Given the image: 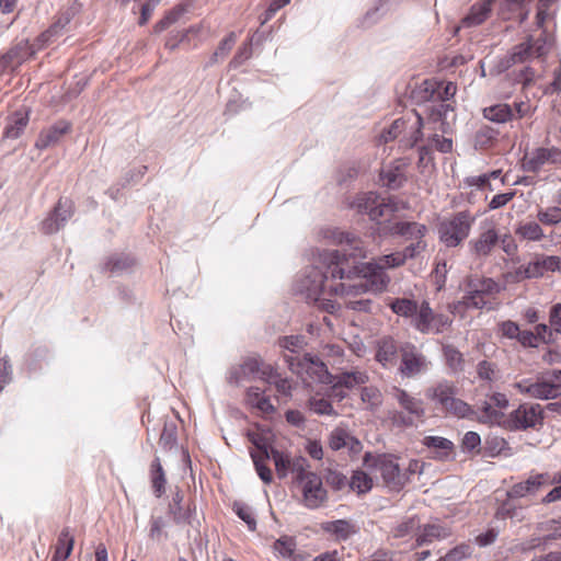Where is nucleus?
Listing matches in <instances>:
<instances>
[{"instance_id":"obj_1","label":"nucleus","mask_w":561,"mask_h":561,"mask_svg":"<svg viewBox=\"0 0 561 561\" xmlns=\"http://www.w3.org/2000/svg\"><path fill=\"white\" fill-rule=\"evenodd\" d=\"M333 241L340 250H328L322 255L323 261L329 264V273L341 279H352L353 275L362 274L365 278H371L370 285L375 290H383L390 282L385 268L398 267L405 263L404 255L400 252L383 255L377 261L364 263L367 250L364 242L356 236L345 231H334Z\"/></svg>"},{"instance_id":"obj_2","label":"nucleus","mask_w":561,"mask_h":561,"mask_svg":"<svg viewBox=\"0 0 561 561\" xmlns=\"http://www.w3.org/2000/svg\"><path fill=\"white\" fill-rule=\"evenodd\" d=\"M458 388L454 381L442 379L426 388L425 397L434 407L447 415L458 419H473L474 410L457 397Z\"/></svg>"},{"instance_id":"obj_3","label":"nucleus","mask_w":561,"mask_h":561,"mask_svg":"<svg viewBox=\"0 0 561 561\" xmlns=\"http://www.w3.org/2000/svg\"><path fill=\"white\" fill-rule=\"evenodd\" d=\"M293 484L301 493V502L307 508H319L328 502L322 479L310 470L308 460H299L294 465Z\"/></svg>"},{"instance_id":"obj_4","label":"nucleus","mask_w":561,"mask_h":561,"mask_svg":"<svg viewBox=\"0 0 561 561\" xmlns=\"http://www.w3.org/2000/svg\"><path fill=\"white\" fill-rule=\"evenodd\" d=\"M327 250H323L319 253V263L321 265L322 271H313L310 277H313L310 280V284L306 286L307 288V297L312 300L320 309L334 313L339 308L340 304L335 300H331L325 298L327 294L334 295V291L330 290V285H339L341 282L340 277H333L331 273H329V264L323 261L322 255Z\"/></svg>"},{"instance_id":"obj_5","label":"nucleus","mask_w":561,"mask_h":561,"mask_svg":"<svg viewBox=\"0 0 561 561\" xmlns=\"http://www.w3.org/2000/svg\"><path fill=\"white\" fill-rule=\"evenodd\" d=\"M476 216L469 210H461L444 218L438 225L440 242L447 248L460 245L469 237Z\"/></svg>"},{"instance_id":"obj_6","label":"nucleus","mask_w":561,"mask_h":561,"mask_svg":"<svg viewBox=\"0 0 561 561\" xmlns=\"http://www.w3.org/2000/svg\"><path fill=\"white\" fill-rule=\"evenodd\" d=\"M364 465L369 469L378 471L386 486L392 491L402 490L408 483V473L403 472V468L398 459L391 455L373 456L367 453L364 456Z\"/></svg>"},{"instance_id":"obj_7","label":"nucleus","mask_w":561,"mask_h":561,"mask_svg":"<svg viewBox=\"0 0 561 561\" xmlns=\"http://www.w3.org/2000/svg\"><path fill=\"white\" fill-rule=\"evenodd\" d=\"M369 279L362 276V274L353 275L352 279L343 278L339 282V285H330V290L334 291V296L343 300L346 308L356 311H369L371 300L356 299L358 296L367 293Z\"/></svg>"},{"instance_id":"obj_8","label":"nucleus","mask_w":561,"mask_h":561,"mask_svg":"<svg viewBox=\"0 0 561 561\" xmlns=\"http://www.w3.org/2000/svg\"><path fill=\"white\" fill-rule=\"evenodd\" d=\"M422 127L423 118L419 114H415L414 119L398 118L393 121L390 127L381 134V138L385 142H388L401 137L400 144L404 148L410 149L413 148L422 138Z\"/></svg>"},{"instance_id":"obj_9","label":"nucleus","mask_w":561,"mask_h":561,"mask_svg":"<svg viewBox=\"0 0 561 561\" xmlns=\"http://www.w3.org/2000/svg\"><path fill=\"white\" fill-rule=\"evenodd\" d=\"M551 48L547 37H527L523 43L514 46L511 53L502 59L501 67L508 69L516 64L529 61L534 58H542Z\"/></svg>"},{"instance_id":"obj_10","label":"nucleus","mask_w":561,"mask_h":561,"mask_svg":"<svg viewBox=\"0 0 561 561\" xmlns=\"http://www.w3.org/2000/svg\"><path fill=\"white\" fill-rule=\"evenodd\" d=\"M467 293L458 302L466 309H481L488 304V298L500 293V285L492 278L469 277L467 280Z\"/></svg>"},{"instance_id":"obj_11","label":"nucleus","mask_w":561,"mask_h":561,"mask_svg":"<svg viewBox=\"0 0 561 561\" xmlns=\"http://www.w3.org/2000/svg\"><path fill=\"white\" fill-rule=\"evenodd\" d=\"M427 357L412 343L400 346V365L398 370L403 378H415L430 368Z\"/></svg>"},{"instance_id":"obj_12","label":"nucleus","mask_w":561,"mask_h":561,"mask_svg":"<svg viewBox=\"0 0 561 561\" xmlns=\"http://www.w3.org/2000/svg\"><path fill=\"white\" fill-rule=\"evenodd\" d=\"M412 325L422 334H438L451 325L449 317L435 313L427 301H422Z\"/></svg>"},{"instance_id":"obj_13","label":"nucleus","mask_w":561,"mask_h":561,"mask_svg":"<svg viewBox=\"0 0 561 561\" xmlns=\"http://www.w3.org/2000/svg\"><path fill=\"white\" fill-rule=\"evenodd\" d=\"M546 164L561 167V148L537 147L526 152L522 160V167L526 172L538 173Z\"/></svg>"},{"instance_id":"obj_14","label":"nucleus","mask_w":561,"mask_h":561,"mask_svg":"<svg viewBox=\"0 0 561 561\" xmlns=\"http://www.w3.org/2000/svg\"><path fill=\"white\" fill-rule=\"evenodd\" d=\"M427 227L415 221H393L385 220L379 222L378 233L380 236H401L407 240L424 238Z\"/></svg>"},{"instance_id":"obj_15","label":"nucleus","mask_w":561,"mask_h":561,"mask_svg":"<svg viewBox=\"0 0 561 561\" xmlns=\"http://www.w3.org/2000/svg\"><path fill=\"white\" fill-rule=\"evenodd\" d=\"M543 411L539 404H520L510 414L508 427L511 430H527L535 427L543 419Z\"/></svg>"},{"instance_id":"obj_16","label":"nucleus","mask_w":561,"mask_h":561,"mask_svg":"<svg viewBox=\"0 0 561 561\" xmlns=\"http://www.w3.org/2000/svg\"><path fill=\"white\" fill-rule=\"evenodd\" d=\"M285 358L289 369L295 374H301V371L306 369L307 373L312 371L317 374L318 379L321 382L333 381V376L329 374L325 364L317 357H312L311 355L306 354L301 359H298L291 355H286Z\"/></svg>"},{"instance_id":"obj_17","label":"nucleus","mask_w":561,"mask_h":561,"mask_svg":"<svg viewBox=\"0 0 561 561\" xmlns=\"http://www.w3.org/2000/svg\"><path fill=\"white\" fill-rule=\"evenodd\" d=\"M47 39L46 37H32V41L30 38L22 39L7 55L0 58V73L9 67L12 60L16 59L20 62L32 57L36 49H41L45 45Z\"/></svg>"},{"instance_id":"obj_18","label":"nucleus","mask_w":561,"mask_h":561,"mask_svg":"<svg viewBox=\"0 0 561 561\" xmlns=\"http://www.w3.org/2000/svg\"><path fill=\"white\" fill-rule=\"evenodd\" d=\"M499 242L497 230L490 226L468 243L470 253L477 259L489 256Z\"/></svg>"},{"instance_id":"obj_19","label":"nucleus","mask_w":561,"mask_h":561,"mask_svg":"<svg viewBox=\"0 0 561 561\" xmlns=\"http://www.w3.org/2000/svg\"><path fill=\"white\" fill-rule=\"evenodd\" d=\"M495 0H479L471 5L469 12L462 18L459 26L456 27L455 32H459L460 28H470L482 24L490 16L492 7Z\"/></svg>"},{"instance_id":"obj_20","label":"nucleus","mask_w":561,"mask_h":561,"mask_svg":"<svg viewBox=\"0 0 561 561\" xmlns=\"http://www.w3.org/2000/svg\"><path fill=\"white\" fill-rule=\"evenodd\" d=\"M550 482L547 473H537L530 476L526 481L514 484L507 491L508 499H520L526 495L536 494L542 486L548 485Z\"/></svg>"},{"instance_id":"obj_21","label":"nucleus","mask_w":561,"mask_h":561,"mask_svg":"<svg viewBox=\"0 0 561 561\" xmlns=\"http://www.w3.org/2000/svg\"><path fill=\"white\" fill-rule=\"evenodd\" d=\"M390 396L399 407L404 410L410 415H414L416 419H421L424 416V408L422 400L415 398L407 390L393 386L390 390Z\"/></svg>"},{"instance_id":"obj_22","label":"nucleus","mask_w":561,"mask_h":561,"mask_svg":"<svg viewBox=\"0 0 561 561\" xmlns=\"http://www.w3.org/2000/svg\"><path fill=\"white\" fill-rule=\"evenodd\" d=\"M70 129V123L66 121H59L39 133L38 138L35 142V147L39 150H44L49 147L56 146L60 141L62 136L69 133Z\"/></svg>"},{"instance_id":"obj_23","label":"nucleus","mask_w":561,"mask_h":561,"mask_svg":"<svg viewBox=\"0 0 561 561\" xmlns=\"http://www.w3.org/2000/svg\"><path fill=\"white\" fill-rule=\"evenodd\" d=\"M400 347L391 336H383L377 342L375 359L383 367L391 368L397 364Z\"/></svg>"},{"instance_id":"obj_24","label":"nucleus","mask_w":561,"mask_h":561,"mask_svg":"<svg viewBox=\"0 0 561 561\" xmlns=\"http://www.w3.org/2000/svg\"><path fill=\"white\" fill-rule=\"evenodd\" d=\"M514 387L520 393L528 394L529 397L535 399L547 400L557 398L556 388L552 385L548 383L545 377H542L541 379L534 383H529L528 381L523 380L516 382Z\"/></svg>"},{"instance_id":"obj_25","label":"nucleus","mask_w":561,"mask_h":561,"mask_svg":"<svg viewBox=\"0 0 561 561\" xmlns=\"http://www.w3.org/2000/svg\"><path fill=\"white\" fill-rule=\"evenodd\" d=\"M533 0H503L500 4L499 14L503 19L516 18L524 21L529 11Z\"/></svg>"},{"instance_id":"obj_26","label":"nucleus","mask_w":561,"mask_h":561,"mask_svg":"<svg viewBox=\"0 0 561 561\" xmlns=\"http://www.w3.org/2000/svg\"><path fill=\"white\" fill-rule=\"evenodd\" d=\"M329 446L333 450L348 447L352 451H358L362 448L360 442L353 437L346 430L336 427L329 436Z\"/></svg>"},{"instance_id":"obj_27","label":"nucleus","mask_w":561,"mask_h":561,"mask_svg":"<svg viewBox=\"0 0 561 561\" xmlns=\"http://www.w3.org/2000/svg\"><path fill=\"white\" fill-rule=\"evenodd\" d=\"M340 374H337L334 379L337 380L339 385L344 386L346 389H353L357 386H362L368 382L369 376L366 370L354 368V369H344L340 368Z\"/></svg>"},{"instance_id":"obj_28","label":"nucleus","mask_w":561,"mask_h":561,"mask_svg":"<svg viewBox=\"0 0 561 561\" xmlns=\"http://www.w3.org/2000/svg\"><path fill=\"white\" fill-rule=\"evenodd\" d=\"M449 535V529L439 524H426L424 525L421 534L416 536L415 546L421 547L424 545H428L432 543L434 540L444 539Z\"/></svg>"},{"instance_id":"obj_29","label":"nucleus","mask_w":561,"mask_h":561,"mask_svg":"<svg viewBox=\"0 0 561 561\" xmlns=\"http://www.w3.org/2000/svg\"><path fill=\"white\" fill-rule=\"evenodd\" d=\"M483 116L496 124H504L515 119L513 107L506 103H499L483 108Z\"/></svg>"},{"instance_id":"obj_30","label":"nucleus","mask_w":561,"mask_h":561,"mask_svg":"<svg viewBox=\"0 0 561 561\" xmlns=\"http://www.w3.org/2000/svg\"><path fill=\"white\" fill-rule=\"evenodd\" d=\"M270 457L273 459L278 478L284 479L288 472L294 476V465L299 460H307L304 457L289 458L283 453L272 449Z\"/></svg>"},{"instance_id":"obj_31","label":"nucleus","mask_w":561,"mask_h":561,"mask_svg":"<svg viewBox=\"0 0 561 561\" xmlns=\"http://www.w3.org/2000/svg\"><path fill=\"white\" fill-rule=\"evenodd\" d=\"M423 445L436 451V458L440 460L448 459L454 451V443L440 436H425Z\"/></svg>"},{"instance_id":"obj_32","label":"nucleus","mask_w":561,"mask_h":561,"mask_svg":"<svg viewBox=\"0 0 561 561\" xmlns=\"http://www.w3.org/2000/svg\"><path fill=\"white\" fill-rule=\"evenodd\" d=\"M388 306L393 313L403 318L412 319L416 317L420 309V305H417L415 300L409 298L390 299Z\"/></svg>"},{"instance_id":"obj_33","label":"nucleus","mask_w":561,"mask_h":561,"mask_svg":"<svg viewBox=\"0 0 561 561\" xmlns=\"http://www.w3.org/2000/svg\"><path fill=\"white\" fill-rule=\"evenodd\" d=\"M477 377L480 381L492 385L501 379L502 374L496 363L483 359L476 366Z\"/></svg>"},{"instance_id":"obj_34","label":"nucleus","mask_w":561,"mask_h":561,"mask_svg":"<svg viewBox=\"0 0 561 561\" xmlns=\"http://www.w3.org/2000/svg\"><path fill=\"white\" fill-rule=\"evenodd\" d=\"M445 363L453 374H460L465 370V357L462 353L451 344L443 346Z\"/></svg>"},{"instance_id":"obj_35","label":"nucleus","mask_w":561,"mask_h":561,"mask_svg":"<svg viewBox=\"0 0 561 561\" xmlns=\"http://www.w3.org/2000/svg\"><path fill=\"white\" fill-rule=\"evenodd\" d=\"M323 529L339 540H346L357 531L356 526L345 519L328 522L323 525Z\"/></svg>"},{"instance_id":"obj_36","label":"nucleus","mask_w":561,"mask_h":561,"mask_svg":"<svg viewBox=\"0 0 561 561\" xmlns=\"http://www.w3.org/2000/svg\"><path fill=\"white\" fill-rule=\"evenodd\" d=\"M262 379L273 385L279 394L284 397L291 396V383L289 380L282 378L270 365L262 370Z\"/></svg>"},{"instance_id":"obj_37","label":"nucleus","mask_w":561,"mask_h":561,"mask_svg":"<svg viewBox=\"0 0 561 561\" xmlns=\"http://www.w3.org/2000/svg\"><path fill=\"white\" fill-rule=\"evenodd\" d=\"M75 539L68 528H64L58 537L55 553L50 561H64L72 552Z\"/></svg>"},{"instance_id":"obj_38","label":"nucleus","mask_w":561,"mask_h":561,"mask_svg":"<svg viewBox=\"0 0 561 561\" xmlns=\"http://www.w3.org/2000/svg\"><path fill=\"white\" fill-rule=\"evenodd\" d=\"M273 548L287 561H304L302 557L296 553V541L293 537L282 536L274 542Z\"/></svg>"},{"instance_id":"obj_39","label":"nucleus","mask_w":561,"mask_h":561,"mask_svg":"<svg viewBox=\"0 0 561 561\" xmlns=\"http://www.w3.org/2000/svg\"><path fill=\"white\" fill-rule=\"evenodd\" d=\"M254 444L259 448L257 451L251 454V457L255 466V470L263 482L271 483L273 480L272 471L265 465V460L270 458V454L266 449H263L256 442H254Z\"/></svg>"},{"instance_id":"obj_40","label":"nucleus","mask_w":561,"mask_h":561,"mask_svg":"<svg viewBox=\"0 0 561 561\" xmlns=\"http://www.w3.org/2000/svg\"><path fill=\"white\" fill-rule=\"evenodd\" d=\"M150 480L156 496L160 497L165 492L167 478L158 457L151 462Z\"/></svg>"},{"instance_id":"obj_41","label":"nucleus","mask_w":561,"mask_h":561,"mask_svg":"<svg viewBox=\"0 0 561 561\" xmlns=\"http://www.w3.org/2000/svg\"><path fill=\"white\" fill-rule=\"evenodd\" d=\"M439 88V81L434 79L424 80L420 87L414 91V96L419 102H432L437 101V89Z\"/></svg>"},{"instance_id":"obj_42","label":"nucleus","mask_w":561,"mask_h":561,"mask_svg":"<svg viewBox=\"0 0 561 561\" xmlns=\"http://www.w3.org/2000/svg\"><path fill=\"white\" fill-rule=\"evenodd\" d=\"M478 410L480 411V414L474 411L472 420H477L483 424L500 423L501 419L503 417V413L494 409L492 403L488 401H483Z\"/></svg>"},{"instance_id":"obj_43","label":"nucleus","mask_w":561,"mask_h":561,"mask_svg":"<svg viewBox=\"0 0 561 561\" xmlns=\"http://www.w3.org/2000/svg\"><path fill=\"white\" fill-rule=\"evenodd\" d=\"M27 123H28V114L26 112L25 113H22V112L14 113L5 127L4 136L7 138H12V139L18 138L21 135V133L24 130V128L26 127Z\"/></svg>"},{"instance_id":"obj_44","label":"nucleus","mask_w":561,"mask_h":561,"mask_svg":"<svg viewBox=\"0 0 561 561\" xmlns=\"http://www.w3.org/2000/svg\"><path fill=\"white\" fill-rule=\"evenodd\" d=\"M381 180L389 188H399L405 181L402 165L389 167L381 171Z\"/></svg>"},{"instance_id":"obj_45","label":"nucleus","mask_w":561,"mask_h":561,"mask_svg":"<svg viewBox=\"0 0 561 561\" xmlns=\"http://www.w3.org/2000/svg\"><path fill=\"white\" fill-rule=\"evenodd\" d=\"M515 233L527 241H540L543 238V230L538 222L529 221L520 224Z\"/></svg>"},{"instance_id":"obj_46","label":"nucleus","mask_w":561,"mask_h":561,"mask_svg":"<svg viewBox=\"0 0 561 561\" xmlns=\"http://www.w3.org/2000/svg\"><path fill=\"white\" fill-rule=\"evenodd\" d=\"M420 527V519L417 516L404 517L391 529V535L394 538H404L411 535L416 528Z\"/></svg>"},{"instance_id":"obj_47","label":"nucleus","mask_w":561,"mask_h":561,"mask_svg":"<svg viewBox=\"0 0 561 561\" xmlns=\"http://www.w3.org/2000/svg\"><path fill=\"white\" fill-rule=\"evenodd\" d=\"M186 12V8L183 4H178L157 23L156 32L168 31L173 24H175Z\"/></svg>"},{"instance_id":"obj_48","label":"nucleus","mask_w":561,"mask_h":561,"mask_svg":"<svg viewBox=\"0 0 561 561\" xmlns=\"http://www.w3.org/2000/svg\"><path fill=\"white\" fill-rule=\"evenodd\" d=\"M399 210L397 203L391 198H380L378 196V202H376L374 206V210H371L370 219L374 221L379 220L382 217H386L390 214H393Z\"/></svg>"},{"instance_id":"obj_49","label":"nucleus","mask_w":561,"mask_h":561,"mask_svg":"<svg viewBox=\"0 0 561 561\" xmlns=\"http://www.w3.org/2000/svg\"><path fill=\"white\" fill-rule=\"evenodd\" d=\"M350 488L358 494H364L373 488L371 478L362 470H356L348 482Z\"/></svg>"},{"instance_id":"obj_50","label":"nucleus","mask_w":561,"mask_h":561,"mask_svg":"<svg viewBox=\"0 0 561 561\" xmlns=\"http://www.w3.org/2000/svg\"><path fill=\"white\" fill-rule=\"evenodd\" d=\"M537 529L539 531H549L548 535L542 537L543 543L548 545L553 540L561 539V520L558 519H549L547 522H542L537 524Z\"/></svg>"},{"instance_id":"obj_51","label":"nucleus","mask_w":561,"mask_h":561,"mask_svg":"<svg viewBox=\"0 0 561 561\" xmlns=\"http://www.w3.org/2000/svg\"><path fill=\"white\" fill-rule=\"evenodd\" d=\"M378 202V195L374 192H368L358 195L353 202V207L360 214H367L369 217L371 216V210H374V206Z\"/></svg>"},{"instance_id":"obj_52","label":"nucleus","mask_w":561,"mask_h":561,"mask_svg":"<svg viewBox=\"0 0 561 561\" xmlns=\"http://www.w3.org/2000/svg\"><path fill=\"white\" fill-rule=\"evenodd\" d=\"M360 399L364 403L368 404L370 410H376L382 403V393L377 387H363L360 391Z\"/></svg>"},{"instance_id":"obj_53","label":"nucleus","mask_w":561,"mask_h":561,"mask_svg":"<svg viewBox=\"0 0 561 561\" xmlns=\"http://www.w3.org/2000/svg\"><path fill=\"white\" fill-rule=\"evenodd\" d=\"M537 219L543 225L556 226L561 222V207L550 206L540 209L537 214Z\"/></svg>"},{"instance_id":"obj_54","label":"nucleus","mask_w":561,"mask_h":561,"mask_svg":"<svg viewBox=\"0 0 561 561\" xmlns=\"http://www.w3.org/2000/svg\"><path fill=\"white\" fill-rule=\"evenodd\" d=\"M496 516L500 518H511L522 522L524 519L523 508L515 506L510 501L504 502L496 512Z\"/></svg>"},{"instance_id":"obj_55","label":"nucleus","mask_w":561,"mask_h":561,"mask_svg":"<svg viewBox=\"0 0 561 561\" xmlns=\"http://www.w3.org/2000/svg\"><path fill=\"white\" fill-rule=\"evenodd\" d=\"M310 409L319 415H337L330 400L324 398H312L309 401Z\"/></svg>"},{"instance_id":"obj_56","label":"nucleus","mask_w":561,"mask_h":561,"mask_svg":"<svg viewBox=\"0 0 561 561\" xmlns=\"http://www.w3.org/2000/svg\"><path fill=\"white\" fill-rule=\"evenodd\" d=\"M176 443V427L173 423H165L159 438V445L163 449H171Z\"/></svg>"},{"instance_id":"obj_57","label":"nucleus","mask_w":561,"mask_h":561,"mask_svg":"<svg viewBox=\"0 0 561 561\" xmlns=\"http://www.w3.org/2000/svg\"><path fill=\"white\" fill-rule=\"evenodd\" d=\"M446 101H436L432 105H430L426 111L428 112L430 117L433 121H444L446 119L447 113L449 111H454L453 106Z\"/></svg>"},{"instance_id":"obj_58","label":"nucleus","mask_w":561,"mask_h":561,"mask_svg":"<svg viewBox=\"0 0 561 561\" xmlns=\"http://www.w3.org/2000/svg\"><path fill=\"white\" fill-rule=\"evenodd\" d=\"M472 553V549L467 543H461L454 549L449 550L444 557H442L438 561H461Z\"/></svg>"},{"instance_id":"obj_59","label":"nucleus","mask_w":561,"mask_h":561,"mask_svg":"<svg viewBox=\"0 0 561 561\" xmlns=\"http://www.w3.org/2000/svg\"><path fill=\"white\" fill-rule=\"evenodd\" d=\"M427 142L430 144L432 150L435 149L442 153H448L453 150L451 138L444 137L438 134H434L428 137Z\"/></svg>"},{"instance_id":"obj_60","label":"nucleus","mask_w":561,"mask_h":561,"mask_svg":"<svg viewBox=\"0 0 561 561\" xmlns=\"http://www.w3.org/2000/svg\"><path fill=\"white\" fill-rule=\"evenodd\" d=\"M134 260L129 256H113L105 264V268L112 273H117L129 268Z\"/></svg>"},{"instance_id":"obj_61","label":"nucleus","mask_w":561,"mask_h":561,"mask_svg":"<svg viewBox=\"0 0 561 561\" xmlns=\"http://www.w3.org/2000/svg\"><path fill=\"white\" fill-rule=\"evenodd\" d=\"M327 483L334 490L340 491L348 485L347 478L342 472L329 469L325 474Z\"/></svg>"},{"instance_id":"obj_62","label":"nucleus","mask_w":561,"mask_h":561,"mask_svg":"<svg viewBox=\"0 0 561 561\" xmlns=\"http://www.w3.org/2000/svg\"><path fill=\"white\" fill-rule=\"evenodd\" d=\"M304 337L298 335L283 336L278 340V345L291 353H297L304 347Z\"/></svg>"},{"instance_id":"obj_63","label":"nucleus","mask_w":561,"mask_h":561,"mask_svg":"<svg viewBox=\"0 0 561 561\" xmlns=\"http://www.w3.org/2000/svg\"><path fill=\"white\" fill-rule=\"evenodd\" d=\"M233 511L248 525L250 530H255L256 520L253 517L252 511L249 506L240 503H234Z\"/></svg>"},{"instance_id":"obj_64","label":"nucleus","mask_w":561,"mask_h":561,"mask_svg":"<svg viewBox=\"0 0 561 561\" xmlns=\"http://www.w3.org/2000/svg\"><path fill=\"white\" fill-rule=\"evenodd\" d=\"M61 227L71 217V203L68 199H59L53 211Z\"/></svg>"}]
</instances>
